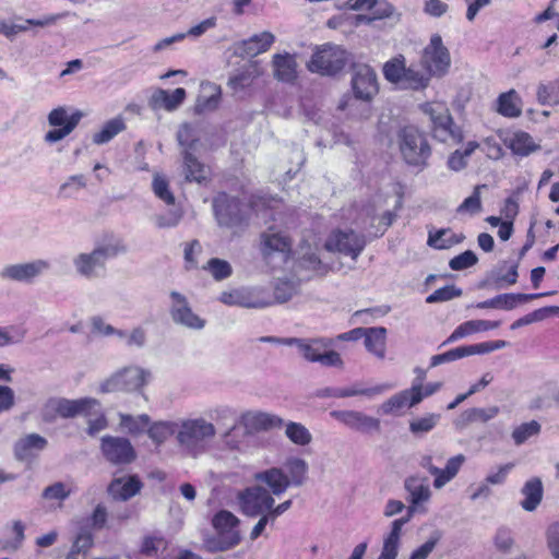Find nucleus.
I'll list each match as a JSON object with an SVG mask.
<instances>
[{
	"instance_id": "22",
	"label": "nucleus",
	"mask_w": 559,
	"mask_h": 559,
	"mask_svg": "<svg viewBox=\"0 0 559 559\" xmlns=\"http://www.w3.org/2000/svg\"><path fill=\"white\" fill-rule=\"evenodd\" d=\"M555 292L538 293V294H501L491 299L480 301L476 305L478 309H503L512 310L519 304L531 301L540 297L551 296Z\"/></svg>"
},
{
	"instance_id": "53",
	"label": "nucleus",
	"mask_w": 559,
	"mask_h": 559,
	"mask_svg": "<svg viewBox=\"0 0 559 559\" xmlns=\"http://www.w3.org/2000/svg\"><path fill=\"white\" fill-rule=\"evenodd\" d=\"M392 388L393 386L388 383L379 384V385H376L372 388H360L358 384H354L350 388H341V391H342V399L350 397V396H358V395H365L368 397H372V396L381 394L384 391H388Z\"/></svg>"
},
{
	"instance_id": "49",
	"label": "nucleus",
	"mask_w": 559,
	"mask_h": 559,
	"mask_svg": "<svg viewBox=\"0 0 559 559\" xmlns=\"http://www.w3.org/2000/svg\"><path fill=\"white\" fill-rule=\"evenodd\" d=\"M440 415L430 413L424 417L415 418L409 421V431L416 437H423L430 432L439 423Z\"/></svg>"
},
{
	"instance_id": "6",
	"label": "nucleus",
	"mask_w": 559,
	"mask_h": 559,
	"mask_svg": "<svg viewBox=\"0 0 559 559\" xmlns=\"http://www.w3.org/2000/svg\"><path fill=\"white\" fill-rule=\"evenodd\" d=\"M347 61L346 50L337 45L324 44L316 47L307 68L310 72L333 76L345 68Z\"/></svg>"
},
{
	"instance_id": "57",
	"label": "nucleus",
	"mask_w": 559,
	"mask_h": 559,
	"mask_svg": "<svg viewBox=\"0 0 559 559\" xmlns=\"http://www.w3.org/2000/svg\"><path fill=\"white\" fill-rule=\"evenodd\" d=\"M540 431V425L536 420H531L518 426L513 432L512 438L515 444L524 443L528 438L538 435Z\"/></svg>"
},
{
	"instance_id": "18",
	"label": "nucleus",
	"mask_w": 559,
	"mask_h": 559,
	"mask_svg": "<svg viewBox=\"0 0 559 559\" xmlns=\"http://www.w3.org/2000/svg\"><path fill=\"white\" fill-rule=\"evenodd\" d=\"M219 300L227 306H238L243 308H265L273 305L271 298L262 296V290L239 288L230 292H224Z\"/></svg>"
},
{
	"instance_id": "33",
	"label": "nucleus",
	"mask_w": 559,
	"mask_h": 559,
	"mask_svg": "<svg viewBox=\"0 0 559 559\" xmlns=\"http://www.w3.org/2000/svg\"><path fill=\"white\" fill-rule=\"evenodd\" d=\"M500 325L499 321H488V320H469L462 324H460L452 334L441 344V346H444L447 344L453 343L460 338H463L467 335L493 330L497 329Z\"/></svg>"
},
{
	"instance_id": "43",
	"label": "nucleus",
	"mask_w": 559,
	"mask_h": 559,
	"mask_svg": "<svg viewBox=\"0 0 559 559\" xmlns=\"http://www.w3.org/2000/svg\"><path fill=\"white\" fill-rule=\"evenodd\" d=\"M299 264L308 270L318 271L322 262L318 255V248H312L308 240H302L298 247Z\"/></svg>"
},
{
	"instance_id": "42",
	"label": "nucleus",
	"mask_w": 559,
	"mask_h": 559,
	"mask_svg": "<svg viewBox=\"0 0 559 559\" xmlns=\"http://www.w3.org/2000/svg\"><path fill=\"white\" fill-rule=\"evenodd\" d=\"M511 151L520 156H527L535 152L539 146L533 141V138L526 132H515L509 141Z\"/></svg>"
},
{
	"instance_id": "40",
	"label": "nucleus",
	"mask_w": 559,
	"mask_h": 559,
	"mask_svg": "<svg viewBox=\"0 0 559 559\" xmlns=\"http://www.w3.org/2000/svg\"><path fill=\"white\" fill-rule=\"evenodd\" d=\"M404 487L409 495V503L419 506L430 498V489L425 481L416 476H411L405 479Z\"/></svg>"
},
{
	"instance_id": "34",
	"label": "nucleus",
	"mask_w": 559,
	"mask_h": 559,
	"mask_svg": "<svg viewBox=\"0 0 559 559\" xmlns=\"http://www.w3.org/2000/svg\"><path fill=\"white\" fill-rule=\"evenodd\" d=\"M61 15L52 14L45 15L40 19H27L24 24H8L7 22H0V33L5 37L12 39L16 34L26 32L28 26L47 27L56 24Z\"/></svg>"
},
{
	"instance_id": "29",
	"label": "nucleus",
	"mask_w": 559,
	"mask_h": 559,
	"mask_svg": "<svg viewBox=\"0 0 559 559\" xmlns=\"http://www.w3.org/2000/svg\"><path fill=\"white\" fill-rule=\"evenodd\" d=\"M290 248V239L281 231H275L273 228H270L261 235V252L264 258L275 252L288 253Z\"/></svg>"
},
{
	"instance_id": "32",
	"label": "nucleus",
	"mask_w": 559,
	"mask_h": 559,
	"mask_svg": "<svg viewBox=\"0 0 559 559\" xmlns=\"http://www.w3.org/2000/svg\"><path fill=\"white\" fill-rule=\"evenodd\" d=\"M499 414L498 406H490L487 408L473 407L462 412L454 420L456 429H464L473 423H487Z\"/></svg>"
},
{
	"instance_id": "51",
	"label": "nucleus",
	"mask_w": 559,
	"mask_h": 559,
	"mask_svg": "<svg viewBox=\"0 0 559 559\" xmlns=\"http://www.w3.org/2000/svg\"><path fill=\"white\" fill-rule=\"evenodd\" d=\"M430 76L429 72L426 74L409 68L405 70L400 86L411 90L425 88L428 85Z\"/></svg>"
},
{
	"instance_id": "14",
	"label": "nucleus",
	"mask_w": 559,
	"mask_h": 559,
	"mask_svg": "<svg viewBox=\"0 0 559 559\" xmlns=\"http://www.w3.org/2000/svg\"><path fill=\"white\" fill-rule=\"evenodd\" d=\"M432 121L433 136L441 141L460 143L463 139L462 132L454 128L453 119L449 109L442 104L430 106L428 110Z\"/></svg>"
},
{
	"instance_id": "39",
	"label": "nucleus",
	"mask_w": 559,
	"mask_h": 559,
	"mask_svg": "<svg viewBox=\"0 0 559 559\" xmlns=\"http://www.w3.org/2000/svg\"><path fill=\"white\" fill-rule=\"evenodd\" d=\"M262 74L258 62H251L243 67L238 73L230 76L228 85L234 91H241L252 85L253 81Z\"/></svg>"
},
{
	"instance_id": "25",
	"label": "nucleus",
	"mask_w": 559,
	"mask_h": 559,
	"mask_svg": "<svg viewBox=\"0 0 559 559\" xmlns=\"http://www.w3.org/2000/svg\"><path fill=\"white\" fill-rule=\"evenodd\" d=\"M274 41L275 36L271 32L265 31L260 34H254L238 45L236 53L241 57H255L267 51Z\"/></svg>"
},
{
	"instance_id": "23",
	"label": "nucleus",
	"mask_w": 559,
	"mask_h": 559,
	"mask_svg": "<svg viewBox=\"0 0 559 559\" xmlns=\"http://www.w3.org/2000/svg\"><path fill=\"white\" fill-rule=\"evenodd\" d=\"M283 344L288 346H296L298 352L306 360L310 362H317L321 353L328 349L332 345V342L322 337L308 340L289 337L285 338Z\"/></svg>"
},
{
	"instance_id": "61",
	"label": "nucleus",
	"mask_w": 559,
	"mask_h": 559,
	"mask_svg": "<svg viewBox=\"0 0 559 559\" xmlns=\"http://www.w3.org/2000/svg\"><path fill=\"white\" fill-rule=\"evenodd\" d=\"M507 266V262H502L493 272L492 276L496 283H507L508 285H513L518 281V263L512 264L507 273H503Z\"/></svg>"
},
{
	"instance_id": "30",
	"label": "nucleus",
	"mask_w": 559,
	"mask_h": 559,
	"mask_svg": "<svg viewBox=\"0 0 559 559\" xmlns=\"http://www.w3.org/2000/svg\"><path fill=\"white\" fill-rule=\"evenodd\" d=\"M255 479L265 484L270 488L271 495L274 496L284 493L290 486L288 475L277 467H272L255 474Z\"/></svg>"
},
{
	"instance_id": "35",
	"label": "nucleus",
	"mask_w": 559,
	"mask_h": 559,
	"mask_svg": "<svg viewBox=\"0 0 559 559\" xmlns=\"http://www.w3.org/2000/svg\"><path fill=\"white\" fill-rule=\"evenodd\" d=\"M222 90L213 83L202 84V94L199 95L194 111L198 115L211 112L217 109L221 102Z\"/></svg>"
},
{
	"instance_id": "60",
	"label": "nucleus",
	"mask_w": 559,
	"mask_h": 559,
	"mask_svg": "<svg viewBox=\"0 0 559 559\" xmlns=\"http://www.w3.org/2000/svg\"><path fill=\"white\" fill-rule=\"evenodd\" d=\"M153 191L155 195L163 200L166 204L170 205L175 203V197L169 190L168 181L164 177L158 175L154 177Z\"/></svg>"
},
{
	"instance_id": "44",
	"label": "nucleus",
	"mask_w": 559,
	"mask_h": 559,
	"mask_svg": "<svg viewBox=\"0 0 559 559\" xmlns=\"http://www.w3.org/2000/svg\"><path fill=\"white\" fill-rule=\"evenodd\" d=\"M126 129V123L122 117H116L103 126L102 130L94 134L93 142L95 144H105L112 140L118 133Z\"/></svg>"
},
{
	"instance_id": "50",
	"label": "nucleus",
	"mask_w": 559,
	"mask_h": 559,
	"mask_svg": "<svg viewBox=\"0 0 559 559\" xmlns=\"http://www.w3.org/2000/svg\"><path fill=\"white\" fill-rule=\"evenodd\" d=\"M82 117H83V114L81 111L73 112L71 121L67 126H63L62 128L60 127V128H55L52 130H49L45 134V141L47 143L52 144V143L63 140L76 128V126L79 124Z\"/></svg>"
},
{
	"instance_id": "10",
	"label": "nucleus",
	"mask_w": 559,
	"mask_h": 559,
	"mask_svg": "<svg viewBox=\"0 0 559 559\" xmlns=\"http://www.w3.org/2000/svg\"><path fill=\"white\" fill-rule=\"evenodd\" d=\"M238 503L245 515L258 518L260 514L269 512L275 500L267 489L255 485L238 493Z\"/></svg>"
},
{
	"instance_id": "16",
	"label": "nucleus",
	"mask_w": 559,
	"mask_h": 559,
	"mask_svg": "<svg viewBox=\"0 0 559 559\" xmlns=\"http://www.w3.org/2000/svg\"><path fill=\"white\" fill-rule=\"evenodd\" d=\"M49 269L50 263L43 259L26 263L9 264L0 271V278L19 283H33L35 278Z\"/></svg>"
},
{
	"instance_id": "1",
	"label": "nucleus",
	"mask_w": 559,
	"mask_h": 559,
	"mask_svg": "<svg viewBox=\"0 0 559 559\" xmlns=\"http://www.w3.org/2000/svg\"><path fill=\"white\" fill-rule=\"evenodd\" d=\"M127 251L126 245L121 240L100 245L91 252H82L73 258V265L76 273L87 280L97 278L106 271L108 259L115 258Z\"/></svg>"
},
{
	"instance_id": "13",
	"label": "nucleus",
	"mask_w": 559,
	"mask_h": 559,
	"mask_svg": "<svg viewBox=\"0 0 559 559\" xmlns=\"http://www.w3.org/2000/svg\"><path fill=\"white\" fill-rule=\"evenodd\" d=\"M215 217L221 226H240L247 221L241 202L226 193H219L213 200Z\"/></svg>"
},
{
	"instance_id": "19",
	"label": "nucleus",
	"mask_w": 559,
	"mask_h": 559,
	"mask_svg": "<svg viewBox=\"0 0 559 559\" xmlns=\"http://www.w3.org/2000/svg\"><path fill=\"white\" fill-rule=\"evenodd\" d=\"M170 298L173 299L170 316L175 323L192 330H201L205 326V320L192 311L182 294L174 290L170 293Z\"/></svg>"
},
{
	"instance_id": "5",
	"label": "nucleus",
	"mask_w": 559,
	"mask_h": 559,
	"mask_svg": "<svg viewBox=\"0 0 559 559\" xmlns=\"http://www.w3.org/2000/svg\"><path fill=\"white\" fill-rule=\"evenodd\" d=\"M212 524L217 532V536L206 539L205 546L212 552L228 550L240 542L239 532L236 530L239 520L231 512L222 510L217 512Z\"/></svg>"
},
{
	"instance_id": "45",
	"label": "nucleus",
	"mask_w": 559,
	"mask_h": 559,
	"mask_svg": "<svg viewBox=\"0 0 559 559\" xmlns=\"http://www.w3.org/2000/svg\"><path fill=\"white\" fill-rule=\"evenodd\" d=\"M178 423L156 421L147 429V435L156 444L164 443L170 436L177 435Z\"/></svg>"
},
{
	"instance_id": "48",
	"label": "nucleus",
	"mask_w": 559,
	"mask_h": 559,
	"mask_svg": "<svg viewBox=\"0 0 559 559\" xmlns=\"http://www.w3.org/2000/svg\"><path fill=\"white\" fill-rule=\"evenodd\" d=\"M537 100L540 105H559V78L537 87Z\"/></svg>"
},
{
	"instance_id": "38",
	"label": "nucleus",
	"mask_w": 559,
	"mask_h": 559,
	"mask_svg": "<svg viewBox=\"0 0 559 559\" xmlns=\"http://www.w3.org/2000/svg\"><path fill=\"white\" fill-rule=\"evenodd\" d=\"M497 111L503 117L518 118L522 114V100L515 90L499 95Z\"/></svg>"
},
{
	"instance_id": "4",
	"label": "nucleus",
	"mask_w": 559,
	"mask_h": 559,
	"mask_svg": "<svg viewBox=\"0 0 559 559\" xmlns=\"http://www.w3.org/2000/svg\"><path fill=\"white\" fill-rule=\"evenodd\" d=\"M99 401L93 397L78 400L51 397L41 408V418L45 423H53L58 416L62 418H73L78 415L91 416L92 409H99Z\"/></svg>"
},
{
	"instance_id": "27",
	"label": "nucleus",
	"mask_w": 559,
	"mask_h": 559,
	"mask_svg": "<svg viewBox=\"0 0 559 559\" xmlns=\"http://www.w3.org/2000/svg\"><path fill=\"white\" fill-rule=\"evenodd\" d=\"M421 402V397L417 389H414L412 385L411 389L403 390L394 395H392L389 400H386L380 406V411L385 414H393L394 412L402 409L404 407H413Z\"/></svg>"
},
{
	"instance_id": "47",
	"label": "nucleus",
	"mask_w": 559,
	"mask_h": 559,
	"mask_svg": "<svg viewBox=\"0 0 559 559\" xmlns=\"http://www.w3.org/2000/svg\"><path fill=\"white\" fill-rule=\"evenodd\" d=\"M285 467L288 471L290 485L301 486L305 483L308 472V464L305 460L299 457L288 459L285 463Z\"/></svg>"
},
{
	"instance_id": "54",
	"label": "nucleus",
	"mask_w": 559,
	"mask_h": 559,
	"mask_svg": "<svg viewBox=\"0 0 559 559\" xmlns=\"http://www.w3.org/2000/svg\"><path fill=\"white\" fill-rule=\"evenodd\" d=\"M405 70L406 68L404 64V58L400 56L399 58H394L384 64L383 75L388 81L400 84Z\"/></svg>"
},
{
	"instance_id": "28",
	"label": "nucleus",
	"mask_w": 559,
	"mask_h": 559,
	"mask_svg": "<svg viewBox=\"0 0 559 559\" xmlns=\"http://www.w3.org/2000/svg\"><path fill=\"white\" fill-rule=\"evenodd\" d=\"M186 90L178 87L173 92L158 88L153 93L150 105L154 109L163 108L167 111L176 110L186 99Z\"/></svg>"
},
{
	"instance_id": "3",
	"label": "nucleus",
	"mask_w": 559,
	"mask_h": 559,
	"mask_svg": "<svg viewBox=\"0 0 559 559\" xmlns=\"http://www.w3.org/2000/svg\"><path fill=\"white\" fill-rule=\"evenodd\" d=\"M150 370L140 366H126L99 383L98 391L103 394L112 392H141L151 381Z\"/></svg>"
},
{
	"instance_id": "24",
	"label": "nucleus",
	"mask_w": 559,
	"mask_h": 559,
	"mask_svg": "<svg viewBox=\"0 0 559 559\" xmlns=\"http://www.w3.org/2000/svg\"><path fill=\"white\" fill-rule=\"evenodd\" d=\"M143 487V483L138 475L114 478L108 486L109 495L121 501H127L138 495Z\"/></svg>"
},
{
	"instance_id": "55",
	"label": "nucleus",
	"mask_w": 559,
	"mask_h": 559,
	"mask_svg": "<svg viewBox=\"0 0 559 559\" xmlns=\"http://www.w3.org/2000/svg\"><path fill=\"white\" fill-rule=\"evenodd\" d=\"M559 312V307L558 306H550V307H545V308H540V309H537L520 319H518L516 321H514L512 324H511V329L512 330H515L518 328H521L523 325H527V324H531L533 322H537V321H542L544 320L547 314L549 313H558Z\"/></svg>"
},
{
	"instance_id": "17",
	"label": "nucleus",
	"mask_w": 559,
	"mask_h": 559,
	"mask_svg": "<svg viewBox=\"0 0 559 559\" xmlns=\"http://www.w3.org/2000/svg\"><path fill=\"white\" fill-rule=\"evenodd\" d=\"M330 416L348 429L360 433L380 431V420L359 411H332Z\"/></svg>"
},
{
	"instance_id": "64",
	"label": "nucleus",
	"mask_w": 559,
	"mask_h": 559,
	"mask_svg": "<svg viewBox=\"0 0 559 559\" xmlns=\"http://www.w3.org/2000/svg\"><path fill=\"white\" fill-rule=\"evenodd\" d=\"M477 261V255L472 250H466L463 253L452 258L449 262V266L453 271H461L475 265Z\"/></svg>"
},
{
	"instance_id": "56",
	"label": "nucleus",
	"mask_w": 559,
	"mask_h": 559,
	"mask_svg": "<svg viewBox=\"0 0 559 559\" xmlns=\"http://www.w3.org/2000/svg\"><path fill=\"white\" fill-rule=\"evenodd\" d=\"M204 269L207 270L216 281H223L233 273L230 263L218 258L210 259Z\"/></svg>"
},
{
	"instance_id": "26",
	"label": "nucleus",
	"mask_w": 559,
	"mask_h": 559,
	"mask_svg": "<svg viewBox=\"0 0 559 559\" xmlns=\"http://www.w3.org/2000/svg\"><path fill=\"white\" fill-rule=\"evenodd\" d=\"M47 439L38 433H29L14 444V456L17 461H26L37 455L47 447Z\"/></svg>"
},
{
	"instance_id": "62",
	"label": "nucleus",
	"mask_w": 559,
	"mask_h": 559,
	"mask_svg": "<svg viewBox=\"0 0 559 559\" xmlns=\"http://www.w3.org/2000/svg\"><path fill=\"white\" fill-rule=\"evenodd\" d=\"M297 293V286L289 281H278L274 287L273 302L283 304L288 301Z\"/></svg>"
},
{
	"instance_id": "20",
	"label": "nucleus",
	"mask_w": 559,
	"mask_h": 559,
	"mask_svg": "<svg viewBox=\"0 0 559 559\" xmlns=\"http://www.w3.org/2000/svg\"><path fill=\"white\" fill-rule=\"evenodd\" d=\"M417 507L418 506L411 503L407 509V514L391 523V530L383 538L381 554L378 559H396L401 545L403 526L411 521Z\"/></svg>"
},
{
	"instance_id": "9",
	"label": "nucleus",
	"mask_w": 559,
	"mask_h": 559,
	"mask_svg": "<svg viewBox=\"0 0 559 559\" xmlns=\"http://www.w3.org/2000/svg\"><path fill=\"white\" fill-rule=\"evenodd\" d=\"M421 62L429 75L443 76L449 71L450 52L439 34H433L429 44L424 48Z\"/></svg>"
},
{
	"instance_id": "12",
	"label": "nucleus",
	"mask_w": 559,
	"mask_h": 559,
	"mask_svg": "<svg viewBox=\"0 0 559 559\" xmlns=\"http://www.w3.org/2000/svg\"><path fill=\"white\" fill-rule=\"evenodd\" d=\"M366 245L367 241L362 234L354 230H336L329 236L324 247L328 251H337L350 257L353 260H357Z\"/></svg>"
},
{
	"instance_id": "11",
	"label": "nucleus",
	"mask_w": 559,
	"mask_h": 559,
	"mask_svg": "<svg viewBox=\"0 0 559 559\" xmlns=\"http://www.w3.org/2000/svg\"><path fill=\"white\" fill-rule=\"evenodd\" d=\"M100 451L112 465H128L136 459V452L129 439L106 435L100 439Z\"/></svg>"
},
{
	"instance_id": "15",
	"label": "nucleus",
	"mask_w": 559,
	"mask_h": 559,
	"mask_svg": "<svg viewBox=\"0 0 559 559\" xmlns=\"http://www.w3.org/2000/svg\"><path fill=\"white\" fill-rule=\"evenodd\" d=\"M352 90L357 99L370 102L379 91L374 70L365 63L354 64L352 69Z\"/></svg>"
},
{
	"instance_id": "63",
	"label": "nucleus",
	"mask_w": 559,
	"mask_h": 559,
	"mask_svg": "<svg viewBox=\"0 0 559 559\" xmlns=\"http://www.w3.org/2000/svg\"><path fill=\"white\" fill-rule=\"evenodd\" d=\"M440 539L441 533L439 531L433 532L426 543L411 554L408 559H427Z\"/></svg>"
},
{
	"instance_id": "58",
	"label": "nucleus",
	"mask_w": 559,
	"mask_h": 559,
	"mask_svg": "<svg viewBox=\"0 0 559 559\" xmlns=\"http://www.w3.org/2000/svg\"><path fill=\"white\" fill-rule=\"evenodd\" d=\"M86 186L85 178L83 175H74L71 176L64 183H62L59 188V197L60 198H72L80 190L84 189Z\"/></svg>"
},
{
	"instance_id": "41",
	"label": "nucleus",
	"mask_w": 559,
	"mask_h": 559,
	"mask_svg": "<svg viewBox=\"0 0 559 559\" xmlns=\"http://www.w3.org/2000/svg\"><path fill=\"white\" fill-rule=\"evenodd\" d=\"M463 239V235H456L451 229H440L436 233H429L427 243L435 249L442 250L460 243Z\"/></svg>"
},
{
	"instance_id": "37",
	"label": "nucleus",
	"mask_w": 559,
	"mask_h": 559,
	"mask_svg": "<svg viewBox=\"0 0 559 559\" xmlns=\"http://www.w3.org/2000/svg\"><path fill=\"white\" fill-rule=\"evenodd\" d=\"M365 346L368 352L380 359L385 357L386 329L383 326L366 328L364 335Z\"/></svg>"
},
{
	"instance_id": "2",
	"label": "nucleus",
	"mask_w": 559,
	"mask_h": 559,
	"mask_svg": "<svg viewBox=\"0 0 559 559\" xmlns=\"http://www.w3.org/2000/svg\"><path fill=\"white\" fill-rule=\"evenodd\" d=\"M216 433L213 424L203 418L187 419L178 423L177 442L183 452L197 456L204 452L205 443Z\"/></svg>"
},
{
	"instance_id": "52",
	"label": "nucleus",
	"mask_w": 559,
	"mask_h": 559,
	"mask_svg": "<svg viewBox=\"0 0 559 559\" xmlns=\"http://www.w3.org/2000/svg\"><path fill=\"white\" fill-rule=\"evenodd\" d=\"M150 417L146 414L136 417L131 415L121 414L120 425L131 435H139L150 425Z\"/></svg>"
},
{
	"instance_id": "21",
	"label": "nucleus",
	"mask_w": 559,
	"mask_h": 559,
	"mask_svg": "<svg viewBox=\"0 0 559 559\" xmlns=\"http://www.w3.org/2000/svg\"><path fill=\"white\" fill-rule=\"evenodd\" d=\"M240 424L248 433H255L280 428L284 425V420L277 415L270 413L247 412L241 415Z\"/></svg>"
},
{
	"instance_id": "31",
	"label": "nucleus",
	"mask_w": 559,
	"mask_h": 559,
	"mask_svg": "<svg viewBox=\"0 0 559 559\" xmlns=\"http://www.w3.org/2000/svg\"><path fill=\"white\" fill-rule=\"evenodd\" d=\"M274 76L285 83H294L297 79V62L289 53H276L273 56Z\"/></svg>"
},
{
	"instance_id": "59",
	"label": "nucleus",
	"mask_w": 559,
	"mask_h": 559,
	"mask_svg": "<svg viewBox=\"0 0 559 559\" xmlns=\"http://www.w3.org/2000/svg\"><path fill=\"white\" fill-rule=\"evenodd\" d=\"M462 295V289L454 285H447L442 288L435 290L426 298V302L436 304L451 300Z\"/></svg>"
},
{
	"instance_id": "46",
	"label": "nucleus",
	"mask_w": 559,
	"mask_h": 559,
	"mask_svg": "<svg viewBox=\"0 0 559 559\" xmlns=\"http://www.w3.org/2000/svg\"><path fill=\"white\" fill-rule=\"evenodd\" d=\"M285 435L295 444L305 447L312 441L310 431L300 423L288 421L285 424Z\"/></svg>"
},
{
	"instance_id": "8",
	"label": "nucleus",
	"mask_w": 559,
	"mask_h": 559,
	"mask_svg": "<svg viewBox=\"0 0 559 559\" xmlns=\"http://www.w3.org/2000/svg\"><path fill=\"white\" fill-rule=\"evenodd\" d=\"M399 144L401 154L408 165L426 166L430 156V146L417 128L413 126L403 128L399 133Z\"/></svg>"
},
{
	"instance_id": "36",
	"label": "nucleus",
	"mask_w": 559,
	"mask_h": 559,
	"mask_svg": "<svg viewBox=\"0 0 559 559\" xmlns=\"http://www.w3.org/2000/svg\"><path fill=\"white\" fill-rule=\"evenodd\" d=\"M524 499L521 501V507L528 512L537 509L540 504L544 493L543 483L540 478L533 477L528 479L521 489Z\"/></svg>"
},
{
	"instance_id": "7",
	"label": "nucleus",
	"mask_w": 559,
	"mask_h": 559,
	"mask_svg": "<svg viewBox=\"0 0 559 559\" xmlns=\"http://www.w3.org/2000/svg\"><path fill=\"white\" fill-rule=\"evenodd\" d=\"M177 140L182 147V167L186 180L199 183L206 180L209 174L207 167L192 153L198 141L193 135L192 127L188 123L182 124L177 132Z\"/></svg>"
}]
</instances>
